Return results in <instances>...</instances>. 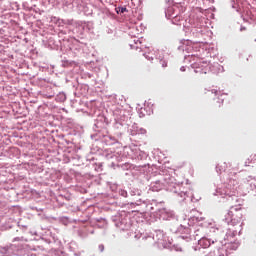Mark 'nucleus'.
<instances>
[{"instance_id":"nucleus-1","label":"nucleus","mask_w":256,"mask_h":256,"mask_svg":"<svg viewBox=\"0 0 256 256\" xmlns=\"http://www.w3.org/2000/svg\"><path fill=\"white\" fill-rule=\"evenodd\" d=\"M119 11L120 13H125L127 11V8L125 7L119 8Z\"/></svg>"},{"instance_id":"nucleus-2","label":"nucleus","mask_w":256,"mask_h":256,"mask_svg":"<svg viewBox=\"0 0 256 256\" xmlns=\"http://www.w3.org/2000/svg\"><path fill=\"white\" fill-rule=\"evenodd\" d=\"M99 249H100V251H104V249H105V246H103V245H100V246H99Z\"/></svg>"},{"instance_id":"nucleus-3","label":"nucleus","mask_w":256,"mask_h":256,"mask_svg":"<svg viewBox=\"0 0 256 256\" xmlns=\"http://www.w3.org/2000/svg\"><path fill=\"white\" fill-rule=\"evenodd\" d=\"M212 93H214L215 95H217L218 91H217V90H212Z\"/></svg>"},{"instance_id":"nucleus-4","label":"nucleus","mask_w":256,"mask_h":256,"mask_svg":"<svg viewBox=\"0 0 256 256\" xmlns=\"http://www.w3.org/2000/svg\"><path fill=\"white\" fill-rule=\"evenodd\" d=\"M181 71H185V67L182 66V67H181Z\"/></svg>"},{"instance_id":"nucleus-5","label":"nucleus","mask_w":256,"mask_h":256,"mask_svg":"<svg viewBox=\"0 0 256 256\" xmlns=\"http://www.w3.org/2000/svg\"><path fill=\"white\" fill-rule=\"evenodd\" d=\"M203 241H207V240H200V243H202Z\"/></svg>"},{"instance_id":"nucleus-6","label":"nucleus","mask_w":256,"mask_h":256,"mask_svg":"<svg viewBox=\"0 0 256 256\" xmlns=\"http://www.w3.org/2000/svg\"><path fill=\"white\" fill-rule=\"evenodd\" d=\"M205 247H209V242H208V244H206V246Z\"/></svg>"}]
</instances>
